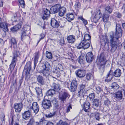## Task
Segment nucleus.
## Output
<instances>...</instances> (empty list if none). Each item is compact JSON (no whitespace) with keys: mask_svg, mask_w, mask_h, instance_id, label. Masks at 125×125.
Returning <instances> with one entry per match:
<instances>
[{"mask_svg":"<svg viewBox=\"0 0 125 125\" xmlns=\"http://www.w3.org/2000/svg\"><path fill=\"white\" fill-rule=\"evenodd\" d=\"M22 104L21 103L19 104L16 103L14 104V108L16 112H20L22 108Z\"/></svg>","mask_w":125,"mask_h":125,"instance_id":"15","label":"nucleus"},{"mask_svg":"<svg viewBox=\"0 0 125 125\" xmlns=\"http://www.w3.org/2000/svg\"><path fill=\"white\" fill-rule=\"evenodd\" d=\"M55 93V91L53 89L49 90L47 93V94L48 95H53Z\"/></svg>","mask_w":125,"mask_h":125,"instance_id":"46","label":"nucleus"},{"mask_svg":"<svg viewBox=\"0 0 125 125\" xmlns=\"http://www.w3.org/2000/svg\"><path fill=\"white\" fill-rule=\"evenodd\" d=\"M67 19L68 21H70L73 20L74 18V15L72 13H68L67 15Z\"/></svg>","mask_w":125,"mask_h":125,"instance_id":"29","label":"nucleus"},{"mask_svg":"<svg viewBox=\"0 0 125 125\" xmlns=\"http://www.w3.org/2000/svg\"><path fill=\"white\" fill-rule=\"evenodd\" d=\"M52 88L55 90V91L58 92L61 89L60 86L58 84H56L53 83L52 84Z\"/></svg>","mask_w":125,"mask_h":125,"instance_id":"25","label":"nucleus"},{"mask_svg":"<svg viewBox=\"0 0 125 125\" xmlns=\"http://www.w3.org/2000/svg\"><path fill=\"white\" fill-rule=\"evenodd\" d=\"M115 14L116 15V17L118 18H120L122 16L121 14L118 12H115Z\"/></svg>","mask_w":125,"mask_h":125,"instance_id":"55","label":"nucleus"},{"mask_svg":"<svg viewBox=\"0 0 125 125\" xmlns=\"http://www.w3.org/2000/svg\"><path fill=\"white\" fill-rule=\"evenodd\" d=\"M91 36L88 34H85L84 37L83 41H90L91 39Z\"/></svg>","mask_w":125,"mask_h":125,"instance_id":"35","label":"nucleus"},{"mask_svg":"<svg viewBox=\"0 0 125 125\" xmlns=\"http://www.w3.org/2000/svg\"><path fill=\"white\" fill-rule=\"evenodd\" d=\"M91 44V41H85L83 40L77 46L78 49L83 48L84 49L88 48Z\"/></svg>","mask_w":125,"mask_h":125,"instance_id":"3","label":"nucleus"},{"mask_svg":"<svg viewBox=\"0 0 125 125\" xmlns=\"http://www.w3.org/2000/svg\"><path fill=\"white\" fill-rule=\"evenodd\" d=\"M0 28H2L3 31L5 32L7 31L8 30V26L6 23H0Z\"/></svg>","mask_w":125,"mask_h":125,"instance_id":"22","label":"nucleus"},{"mask_svg":"<svg viewBox=\"0 0 125 125\" xmlns=\"http://www.w3.org/2000/svg\"><path fill=\"white\" fill-rule=\"evenodd\" d=\"M61 7L60 4H56L51 7L50 9L51 11H52L54 13H56L59 11Z\"/></svg>","mask_w":125,"mask_h":125,"instance_id":"12","label":"nucleus"},{"mask_svg":"<svg viewBox=\"0 0 125 125\" xmlns=\"http://www.w3.org/2000/svg\"><path fill=\"white\" fill-rule=\"evenodd\" d=\"M30 29V28L29 26H24V27L23 29H22V30L27 32L28 31H29Z\"/></svg>","mask_w":125,"mask_h":125,"instance_id":"50","label":"nucleus"},{"mask_svg":"<svg viewBox=\"0 0 125 125\" xmlns=\"http://www.w3.org/2000/svg\"><path fill=\"white\" fill-rule=\"evenodd\" d=\"M109 15L108 14H104L103 17V21L104 22H106L109 19Z\"/></svg>","mask_w":125,"mask_h":125,"instance_id":"38","label":"nucleus"},{"mask_svg":"<svg viewBox=\"0 0 125 125\" xmlns=\"http://www.w3.org/2000/svg\"><path fill=\"white\" fill-rule=\"evenodd\" d=\"M21 26L20 25L18 24L15 25L11 28V30L12 31H16L21 28Z\"/></svg>","mask_w":125,"mask_h":125,"instance_id":"33","label":"nucleus"},{"mask_svg":"<svg viewBox=\"0 0 125 125\" xmlns=\"http://www.w3.org/2000/svg\"><path fill=\"white\" fill-rule=\"evenodd\" d=\"M87 61L88 62H90L93 60L94 55L92 52L87 53L86 56Z\"/></svg>","mask_w":125,"mask_h":125,"instance_id":"9","label":"nucleus"},{"mask_svg":"<svg viewBox=\"0 0 125 125\" xmlns=\"http://www.w3.org/2000/svg\"><path fill=\"white\" fill-rule=\"evenodd\" d=\"M121 74V71L119 69L116 70L114 73V76L116 77H120Z\"/></svg>","mask_w":125,"mask_h":125,"instance_id":"28","label":"nucleus"},{"mask_svg":"<svg viewBox=\"0 0 125 125\" xmlns=\"http://www.w3.org/2000/svg\"><path fill=\"white\" fill-rule=\"evenodd\" d=\"M111 87L115 90H117L119 87V86L116 83H113L111 85Z\"/></svg>","mask_w":125,"mask_h":125,"instance_id":"45","label":"nucleus"},{"mask_svg":"<svg viewBox=\"0 0 125 125\" xmlns=\"http://www.w3.org/2000/svg\"><path fill=\"white\" fill-rule=\"evenodd\" d=\"M74 6L76 9H78L80 8L81 6L80 3L78 2H76L75 3Z\"/></svg>","mask_w":125,"mask_h":125,"instance_id":"51","label":"nucleus"},{"mask_svg":"<svg viewBox=\"0 0 125 125\" xmlns=\"http://www.w3.org/2000/svg\"><path fill=\"white\" fill-rule=\"evenodd\" d=\"M77 82L76 81L73 80L71 83L70 87L69 88L71 91L73 92L75 91L77 89Z\"/></svg>","mask_w":125,"mask_h":125,"instance_id":"7","label":"nucleus"},{"mask_svg":"<svg viewBox=\"0 0 125 125\" xmlns=\"http://www.w3.org/2000/svg\"><path fill=\"white\" fill-rule=\"evenodd\" d=\"M115 97L119 100H121L122 99L123 95L121 91H118L115 94Z\"/></svg>","mask_w":125,"mask_h":125,"instance_id":"23","label":"nucleus"},{"mask_svg":"<svg viewBox=\"0 0 125 125\" xmlns=\"http://www.w3.org/2000/svg\"><path fill=\"white\" fill-rule=\"evenodd\" d=\"M31 112V110L25 111L22 115L23 118L26 120L28 119L30 117Z\"/></svg>","mask_w":125,"mask_h":125,"instance_id":"14","label":"nucleus"},{"mask_svg":"<svg viewBox=\"0 0 125 125\" xmlns=\"http://www.w3.org/2000/svg\"><path fill=\"white\" fill-rule=\"evenodd\" d=\"M57 125H65L64 123L62 120H60L59 122L57 123Z\"/></svg>","mask_w":125,"mask_h":125,"instance_id":"60","label":"nucleus"},{"mask_svg":"<svg viewBox=\"0 0 125 125\" xmlns=\"http://www.w3.org/2000/svg\"><path fill=\"white\" fill-rule=\"evenodd\" d=\"M18 1L20 3L21 6L22 8H24L25 6L24 2V0H18Z\"/></svg>","mask_w":125,"mask_h":125,"instance_id":"52","label":"nucleus"},{"mask_svg":"<svg viewBox=\"0 0 125 125\" xmlns=\"http://www.w3.org/2000/svg\"><path fill=\"white\" fill-rule=\"evenodd\" d=\"M55 114V112H53L52 113H50L48 114H46L45 115V116L47 118H51L53 117Z\"/></svg>","mask_w":125,"mask_h":125,"instance_id":"39","label":"nucleus"},{"mask_svg":"<svg viewBox=\"0 0 125 125\" xmlns=\"http://www.w3.org/2000/svg\"><path fill=\"white\" fill-rule=\"evenodd\" d=\"M46 56L49 59H51L52 57V53L48 51L46 52Z\"/></svg>","mask_w":125,"mask_h":125,"instance_id":"48","label":"nucleus"},{"mask_svg":"<svg viewBox=\"0 0 125 125\" xmlns=\"http://www.w3.org/2000/svg\"><path fill=\"white\" fill-rule=\"evenodd\" d=\"M72 109V107L71 105L68 106L66 109V112L68 113L70 111L71 109Z\"/></svg>","mask_w":125,"mask_h":125,"instance_id":"59","label":"nucleus"},{"mask_svg":"<svg viewBox=\"0 0 125 125\" xmlns=\"http://www.w3.org/2000/svg\"><path fill=\"white\" fill-rule=\"evenodd\" d=\"M61 72V73L64 74V72L63 71V67L61 64H58L57 66L56 67Z\"/></svg>","mask_w":125,"mask_h":125,"instance_id":"42","label":"nucleus"},{"mask_svg":"<svg viewBox=\"0 0 125 125\" xmlns=\"http://www.w3.org/2000/svg\"><path fill=\"white\" fill-rule=\"evenodd\" d=\"M67 39L69 43H73L75 41V36L73 35H70L67 37Z\"/></svg>","mask_w":125,"mask_h":125,"instance_id":"20","label":"nucleus"},{"mask_svg":"<svg viewBox=\"0 0 125 125\" xmlns=\"http://www.w3.org/2000/svg\"><path fill=\"white\" fill-rule=\"evenodd\" d=\"M23 32L21 36V40L24 37L26 36V34L27 33V32L25 31H23Z\"/></svg>","mask_w":125,"mask_h":125,"instance_id":"58","label":"nucleus"},{"mask_svg":"<svg viewBox=\"0 0 125 125\" xmlns=\"http://www.w3.org/2000/svg\"><path fill=\"white\" fill-rule=\"evenodd\" d=\"M81 20L83 21V23L85 25H86L87 24V20H84L82 17L81 18Z\"/></svg>","mask_w":125,"mask_h":125,"instance_id":"64","label":"nucleus"},{"mask_svg":"<svg viewBox=\"0 0 125 125\" xmlns=\"http://www.w3.org/2000/svg\"><path fill=\"white\" fill-rule=\"evenodd\" d=\"M53 73L57 74L58 76H59L61 75H63L62 73H61V71L57 68L56 67H55L52 71Z\"/></svg>","mask_w":125,"mask_h":125,"instance_id":"27","label":"nucleus"},{"mask_svg":"<svg viewBox=\"0 0 125 125\" xmlns=\"http://www.w3.org/2000/svg\"><path fill=\"white\" fill-rule=\"evenodd\" d=\"M105 64L101 63L99 66V69L100 72L102 73L104 71V65Z\"/></svg>","mask_w":125,"mask_h":125,"instance_id":"40","label":"nucleus"},{"mask_svg":"<svg viewBox=\"0 0 125 125\" xmlns=\"http://www.w3.org/2000/svg\"><path fill=\"white\" fill-rule=\"evenodd\" d=\"M37 79L38 82L41 85L45 84L46 83L45 79L42 76L39 75L37 76Z\"/></svg>","mask_w":125,"mask_h":125,"instance_id":"13","label":"nucleus"},{"mask_svg":"<svg viewBox=\"0 0 125 125\" xmlns=\"http://www.w3.org/2000/svg\"><path fill=\"white\" fill-rule=\"evenodd\" d=\"M113 76H114V73H113L112 70H111L108 73L107 78L108 79L110 80L112 78Z\"/></svg>","mask_w":125,"mask_h":125,"instance_id":"32","label":"nucleus"},{"mask_svg":"<svg viewBox=\"0 0 125 125\" xmlns=\"http://www.w3.org/2000/svg\"><path fill=\"white\" fill-rule=\"evenodd\" d=\"M86 91L84 89H81L79 92V94L80 96H83Z\"/></svg>","mask_w":125,"mask_h":125,"instance_id":"47","label":"nucleus"},{"mask_svg":"<svg viewBox=\"0 0 125 125\" xmlns=\"http://www.w3.org/2000/svg\"><path fill=\"white\" fill-rule=\"evenodd\" d=\"M115 30V33L114 35L113 33L110 35V43L112 48L115 49H116L117 47L116 41L121 36L122 34V31L119 24H116Z\"/></svg>","mask_w":125,"mask_h":125,"instance_id":"1","label":"nucleus"},{"mask_svg":"<svg viewBox=\"0 0 125 125\" xmlns=\"http://www.w3.org/2000/svg\"><path fill=\"white\" fill-rule=\"evenodd\" d=\"M99 104V100L97 99H94L93 102V104L94 106L96 107H98Z\"/></svg>","mask_w":125,"mask_h":125,"instance_id":"41","label":"nucleus"},{"mask_svg":"<svg viewBox=\"0 0 125 125\" xmlns=\"http://www.w3.org/2000/svg\"><path fill=\"white\" fill-rule=\"evenodd\" d=\"M31 69V64L30 62H28L27 63L26 65L24 67V70L26 69H28L30 70Z\"/></svg>","mask_w":125,"mask_h":125,"instance_id":"44","label":"nucleus"},{"mask_svg":"<svg viewBox=\"0 0 125 125\" xmlns=\"http://www.w3.org/2000/svg\"><path fill=\"white\" fill-rule=\"evenodd\" d=\"M35 123V120L33 117L31 118L29 121L28 124V125H32Z\"/></svg>","mask_w":125,"mask_h":125,"instance_id":"49","label":"nucleus"},{"mask_svg":"<svg viewBox=\"0 0 125 125\" xmlns=\"http://www.w3.org/2000/svg\"><path fill=\"white\" fill-rule=\"evenodd\" d=\"M49 70L44 69L43 68L42 70L40 71V73L42 74L43 76H47L49 74Z\"/></svg>","mask_w":125,"mask_h":125,"instance_id":"26","label":"nucleus"},{"mask_svg":"<svg viewBox=\"0 0 125 125\" xmlns=\"http://www.w3.org/2000/svg\"><path fill=\"white\" fill-rule=\"evenodd\" d=\"M40 36L41 37V38H40V40L37 43V44H38V43H39V42L40 40L41 39H42L44 38V37H45L44 34L43 33H42L41 34Z\"/></svg>","mask_w":125,"mask_h":125,"instance_id":"62","label":"nucleus"},{"mask_svg":"<svg viewBox=\"0 0 125 125\" xmlns=\"http://www.w3.org/2000/svg\"><path fill=\"white\" fill-rule=\"evenodd\" d=\"M97 61L101 63L105 64L106 60L104 58V56L103 53H101L99 56H98Z\"/></svg>","mask_w":125,"mask_h":125,"instance_id":"11","label":"nucleus"},{"mask_svg":"<svg viewBox=\"0 0 125 125\" xmlns=\"http://www.w3.org/2000/svg\"><path fill=\"white\" fill-rule=\"evenodd\" d=\"M76 76L79 78H83L85 75V70L80 69L77 70L75 72Z\"/></svg>","mask_w":125,"mask_h":125,"instance_id":"5","label":"nucleus"},{"mask_svg":"<svg viewBox=\"0 0 125 125\" xmlns=\"http://www.w3.org/2000/svg\"><path fill=\"white\" fill-rule=\"evenodd\" d=\"M52 102L55 107H57L58 106L57 100L56 98H52Z\"/></svg>","mask_w":125,"mask_h":125,"instance_id":"34","label":"nucleus"},{"mask_svg":"<svg viewBox=\"0 0 125 125\" xmlns=\"http://www.w3.org/2000/svg\"><path fill=\"white\" fill-rule=\"evenodd\" d=\"M105 10L106 12L111 14L112 12L113 9L110 6H108L105 8Z\"/></svg>","mask_w":125,"mask_h":125,"instance_id":"37","label":"nucleus"},{"mask_svg":"<svg viewBox=\"0 0 125 125\" xmlns=\"http://www.w3.org/2000/svg\"><path fill=\"white\" fill-rule=\"evenodd\" d=\"M31 108L35 114H37L39 111V107L36 102H34L32 103Z\"/></svg>","mask_w":125,"mask_h":125,"instance_id":"8","label":"nucleus"},{"mask_svg":"<svg viewBox=\"0 0 125 125\" xmlns=\"http://www.w3.org/2000/svg\"><path fill=\"white\" fill-rule=\"evenodd\" d=\"M66 9L64 7H61L59 11V15L61 17L63 16L65 12Z\"/></svg>","mask_w":125,"mask_h":125,"instance_id":"24","label":"nucleus"},{"mask_svg":"<svg viewBox=\"0 0 125 125\" xmlns=\"http://www.w3.org/2000/svg\"><path fill=\"white\" fill-rule=\"evenodd\" d=\"M42 105L43 108L45 109H49L51 107L50 101L48 100H44L42 102Z\"/></svg>","mask_w":125,"mask_h":125,"instance_id":"6","label":"nucleus"},{"mask_svg":"<svg viewBox=\"0 0 125 125\" xmlns=\"http://www.w3.org/2000/svg\"><path fill=\"white\" fill-rule=\"evenodd\" d=\"M104 104L105 105L108 106L110 104V102L109 100L108 99H107L104 101Z\"/></svg>","mask_w":125,"mask_h":125,"instance_id":"53","label":"nucleus"},{"mask_svg":"<svg viewBox=\"0 0 125 125\" xmlns=\"http://www.w3.org/2000/svg\"><path fill=\"white\" fill-rule=\"evenodd\" d=\"M89 97L90 100H93L95 97V94L94 93L91 94L89 95Z\"/></svg>","mask_w":125,"mask_h":125,"instance_id":"57","label":"nucleus"},{"mask_svg":"<svg viewBox=\"0 0 125 125\" xmlns=\"http://www.w3.org/2000/svg\"><path fill=\"white\" fill-rule=\"evenodd\" d=\"M81 64L83 63L84 62V60L82 58H81V57L80 58L79 60L78 61Z\"/></svg>","mask_w":125,"mask_h":125,"instance_id":"61","label":"nucleus"},{"mask_svg":"<svg viewBox=\"0 0 125 125\" xmlns=\"http://www.w3.org/2000/svg\"><path fill=\"white\" fill-rule=\"evenodd\" d=\"M20 54L19 52L16 51H14L13 54V57L11 63L10 65L9 69L10 73H11L12 71L14 69L15 66L16 61L17 60V57Z\"/></svg>","mask_w":125,"mask_h":125,"instance_id":"2","label":"nucleus"},{"mask_svg":"<svg viewBox=\"0 0 125 125\" xmlns=\"http://www.w3.org/2000/svg\"><path fill=\"white\" fill-rule=\"evenodd\" d=\"M42 12L43 16L42 17V18L43 20L46 19L50 15V11L46 8H44L43 9Z\"/></svg>","mask_w":125,"mask_h":125,"instance_id":"10","label":"nucleus"},{"mask_svg":"<svg viewBox=\"0 0 125 125\" xmlns=\"http://www.w3.org/2000/svg\"><path fill=\"white\" fill-rule=\"evenodd\" d=\"M39 57V54L38 52H36L35 54L34 58V65L35 66L36 63H37L38 61V59Z\"/></svg>","mask_w":125,"mask_h":125,"instance_id":"43","label":"nucleus"},{"mask_svg":"<svg viewBox=\"0 0 125 125\" xmlns=\"http://www.w3.org/2000/svg\"><path fill=\"white\" fill-rule=\"evenodd\" d=\"M47 122V121L42 118L40 120L39 122H36V125H45Z\"/></svg>","mask_w":125,"mask_h":125,"instance_id":"21","label":"nucleus"},{"mask_svg":"<svg viewBox=\"0 0 125 125\" xmlns=\"http://www.w3.org/2000/svg\"><path fill=\"white\" fill-rule=\"evenodd\" d=\"M35 90L38 96L42 95V89L40 88L39 87H36Z\"/></svg>","mask_w":125,"mask_h":125,"instance_id":"31","label":"nucleus"},{"mask_svg":"<svg viewBox=\"0 0 125 125\" xmlns=\"http://www.w3.org/2000/svg\"><path fill=\"white\" fill-rule=\"evenodd\" d=\"M90 104L88 102H86L84 103L83 108L84 111L86 112H89L90 110L89 108Z\"/></svg>","mask_w":125,"mask_h":125,"instance_id":"19","label":"nucleus"},{"mask_svg":"<svg viewBox=\"0 0 125 125\" xmlns=\"http://www.w3.org/2000/svg\"><path fill=\"white\" fill-rule=\"evenodd\" d=\"M107 42L105 40H101V43L102 45H105Z\"/></svg>","mask_w":125,"mask_h":125,"instance_id":"63","label":"nucleus"},{"mask_svg":"<svg viewBox=\"0 0 125 125\" xmlns=\"http://www.w3.org/2000/svg\"><path fill=\"white\" fill-rule=\"evenodd\" d=\"M69 97V95L67 93L64 92L62 95H60L59 98L63 103L64 101H66V98Z\"/></svg>","mask_w":125,"mask_h":125,"instance_id":"16","label":"nucleus"},{"mask_svg":"<svg viewBox=\"0 0 125 125\" xmlns=\"http://www.w3.org/2000/svg\"><path fill=\"white\" fill-rule=\"evenodd\" d=\"M100 114L98 112H96L95 113V117L96 119L98 120H99L100 118Z\"/></svg>","mask_w":125,"mask_h":125,"instance_id":"54","label":"nucleus"},{"mask_svg":"<svg viewBox=\"0 0 125 125\" xmlns=\"http://www.w3.org/2000/svg\"><path fill=\"white\" fill-rule=\"evenodd\" d=\"M95 90L96 93L97 94H99L103 91L102 89L99 86H95Z\"/></svg>","mask_w":125,"mask_h":125,"instance_id":"36","label":"nucleus"},{"mask_svg":"<svg viewBox=\"0 0 125 125\" xmlns=\"http://www.w3.org/2000/svg\"><path fill=\"white\" fill-rule=\"evenodd\" d=\"M51 25L54 28H57L59 26L58 22L54 18H52L51 19Z\"/></svg>","mask_w":125,"mask_h":125,"instance_id":"18","label":"nucleus"},{"mask_svg":"<svg viewBox=\"0 0 125 125\" xmlns=\"http://www.w3.org/2000/svg\"><path fill=\"white\" fill-rule=\"evenodd\" d=\"M43 68L50 70L51 67L50 64L47 62H46L44 65L42 66Z\"/></svg>","mask_w":125,"mask_h":125,"instance_id":"30","label":"nucleus"},{"mask_svg":"<svg viewBox=\"0 0 125 125\" xmlns=\"http://www.w3.org/2000/svg\"><path fill=\"white\" fill-rule=\"evenodd\" d=\"M92 74L91 73H87L86 75V78L88 80H89L91 79Z\"/></svg>","mask_w":125,"mask_h":125,"instance_id":"56","label":"nucleus"},{"mask_svg":"<svg viewBox=\"0 0 125 125\" xmlns=\"http://www.w3.org/2000/svg\"><path fill=\"white\" fill-rule=\"evenodd\" d=\"M11 47H13L14 49L16 50L17 48V44L16 39L14 38H12L11 40Z\"/></svg>","mask_w":125,"mask_h":125,"instance_id":"17","label":"nucleus"},{"mask_svg":"<svg viewBox=\"0 0 125 125\" xmlns=\"http://www.w3.org/2000/svg\"><path fill=\"white\" fill-rule=\"evenodd\" d=\"M101 14L100 10H97L94 13V16L93 19V21L95 23H96L101 17Z\"/></svg>","mask_w":125,"mask_h":125,"instance_id":"4","label":"nucleus"}]
</instances>
